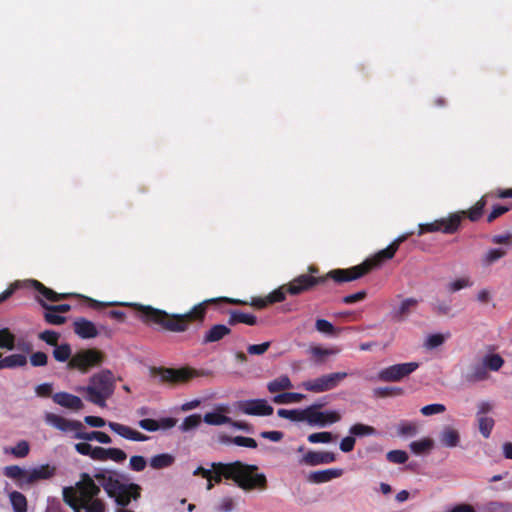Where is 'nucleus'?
Masks as SVG:
<instances>
[{"label":"nucleus","mask_w":512,"mask_h":512,"mask_svg":"<svg viewBox=\"0 0 512 512\" xmlns=\"http://www.w3.org/2000/svg\"><path fill=\"white\" fill-rule=\"evenodd\" d=\"M99 493V486L88 474L83 473L75 487L63 489V499L74 512H81L82 509L86 512H104V504L96 498Z\"/></svg>","instance_id":"nucleus-1"},{"label":"nucleus","mask_w":512,"mask_h":512,"mask_svg":"<svg viewBox=\"0 0 512 512\" xmlns=\"http://www.w3.org/2000/svg\"><path fill=\"white\" fill-rule=\"evenodd\" d=\"M413 232L405 233L396 238L387 248L379 251L372 259L366 260L363 264L354 266L351 269H336L328 273V276L335 281H351L366 274L372 267L378 266L383 260L391 259L397 251L400 243L405 241Z\"/></svg>","instance_id":"nucleus-2"},{"label":"nucleus","mask_w":512,"mask_h":512,"mask_svg":"<svg viewBox=\"0 0 512 512\" xmlns=\"http://www.w3.org/2000/svg\"><path fill=\"white\" fill-rule=\"evenodd\" d=\"M114 390L115 377L108 369L92 375L87 386L76 388L77 392L86 394L88 401L102 408L106 407V401L113 395Z\"/></svg>","instance_id":"nucleus-3"},{"label":"nucleus","mask_w":512,"mask_h":512,"mask_svg":"<svg viewBox=\"0 0 512 512\" xmlns=\"http://www.w3.org/2000/svg\"><path fill=\"white\" fill-rule=\"evenodd\" d=\"M229 472L232 480L243 490L258 489L264 491L267 488L266 475L258 472L256 465L235 461L232 462V468H230Z\"/></svg>","instance_id":"nucleus-4"},{"label":"nucleus","mask_w":512,"mask_h":512,"mask_svg":"<svg viewBox=\"0 0 512 512\" xmlns=\"http://www.w3.org/2000/svg\"><path fill=\"white\" fill-rule=\"evenodd\" d=\"M138 310L142 312L147 320L159 323L170 331L183 332L187 329L188 321L195 317L197 308L195 307L191 312L172 315L171 317L165 311L152 308L151 306L139 305Z\"/></svg>","instance_id":"nucleus-5"},{"label":"nucleus","mask_w":512,"mask_h":512,"mask_svg":"<svg viewBox=\"0 0 512 512\" xmlns=\"http://www.w3.org/2000/svg\"><path fill=\"white\" fill-rule=\"evenodd\" d=\"M103 361V354L95 349H87L77 352L69 360V369H78L87 373L91 368L99 366Z\"/></svg>","instance_id":"nucleus-6"},{"label":"nucleus","mask_w":512,"mask_h":512,"mask_svg":"<svg viewBox=\"0 0 512 512\" xmlns=\"http://www.w3.org/2000/svg\"><path fill=\"white\" fill-rule=\"evenodd\" d=\"M347 377L346 372H335L321 375L318 378L302 382L301 386L313 393H322L336 388Z\"/></svg>","instance_id":"nucleus-7"},{"label":"nucleus","mask_w":512,"mask_h":512,"mask_svg":"<svg viewBox=\"0 0 512 512\" xmlns=\"http://www.w3.org/2000/svg\"><path fill=\"white\" fill-rule=\"evenodd\" d=\"M306 422L312 426L325 427L327 425L339 422L342 418V413L338 410H317L316 405H311L306 408Z\"/></svg>","instance_id":"nucleus-8"},{"label":"nucleus","mask_w":512,"mask_h":512,"mask_svg":"<svg viewBox=\"0 0 512 512\" xmlns=\"http://www.w3.org/2000/svg\"><path fill=\"white\" fill-rule=\"evenodd\" d=\"M418 367V362L395 364L382 369L378 377L385 382H398L413 373Z\"/></svg>","instance_id":"nucleus-9"},{"label":"nucleus","mask_w":512,"mask_h":512,"mask_svg":"<svg viewBox=\"0 0 512 512\" xmlns=\"http://www.w3.org/2000/svg\"><path fill=\"white\" fill-rule=\"evenodd\" d=\"M461 221L459 214H453L448 219L436 220L432 223L419 224L418 235L425 232H436L442 230L445 233H453L457 230Z\"/></svg>","instance_id":"nucleus-10"},{"label":"nucleus","mask_w":512,"mask_h":512,"mask_svg":"<svg viewBox=\"0 0 512 512\" xmlns=\"http://www.w3.org/2000/svg\"><path fill=\"white\" fill-rule=\"evenodd\" d=\"M239 410L246 415L269 416L273 414V407L265 399L244 400L238 403Z\"/></svg>","instance_id":"nucleus-11"},{"label":"nucleus","mask_w":512,"mask_h":512,"mask_svg":"<svg viewBox=\"0 0 512 512\" xmlns=\"http://www.w3.org/2000/svg\"><path fill=\"white\" fill-rule=\"evenodd\" d=\"M45 422L58 430L63 432H74V434L83 428L82 423L79 421L68 420L60 415L50 412L45 414Z\"/></svg>","instance_id":"nucleus-12"},{"label":"nucleus","mask_w":512,"mask_h":512,"mask_svg":"<svg viewBox=\"0 0 512 512\" xmlns=\"http://www.w3.org/2000/svg\"><path fill=\"white\" fill-rule=\"evenodd\" d=\"M95 478L98 480L99 484L104 488L107 494L112 498L115 495L122 493L124 491V487L127 485L122 483L112 473H99L95 475Z\"/></svg>","instance_id":"nucleus-13"},{"label":"nucleus","mask_w":512,"mask_h":512,"mask_svg":"<svg viewBox=\"0 0 512 512\" xmlns=\"http://www.w3.org/2000/svg\"><path fill=\"white\" fill-rule=\"evenodd\" d=\"M108 427L115 434L119 435L120 437L126 440L144 442L149 439L147 435L140 433L139 431L131 428L130 426L118 422H108Z\"/></svg>","instance_id":"nucleus-14"},{"label":"nucleus","mask_w":512,"mask_h":512,"mask_svg":"<svg viewBox=\"0 0 512 512\" xmlns=\"http://www.w3.org/2000/svg\"><path fill=\"white\" fill-rule=\"evenodd\" d=\"M229 412V407L227 405H217L213 411L207 412L203 421L208 425L220 426L224 424L231 423V418L226 414Z\"/></svg>","instance_id":"nucleus-15"},{"label":"nucleus","mask_w":512,"mask_h":512,"mask_svg":"<svg viewBox=\"0 0 512 512\" xmlns=\"http://www.w3.org/2000/svg\"><path fill=\"white\" fill-rule=\"evenodd\" d=\"M462 378L469 384H475L489 379V373L481 361L470 365L463 373Z\"/></svg>","instance_id":"nucleus-16"},{"label":"nucleus","mask_w":512,"mask_h":512,"mask_svg":"<svg viewBox=\"0 0 512 512\" xmlns=\"http://www.w3.org/2000/svg\"><path fill=\"white\" fill-rule=\"evenodd\" d=\"M56 473V467L49 464H43L27 470L26 484H32L40 480L52 478Z\"/></svg>","instance_id":"nucleus-17"},{"label":"nucleus","mask_w":512,"mask_h":512,"mask_svg":"<svg viewBox=\"0 0 512 512\" xmlns=\"http://www.w3.org/2000/svg\"><path fill=\"white\" fill-rule=\"evenodd\" d=\"M52 399L56 404L73 411H79L84 407L83 401L78 396L67 392L55 393Z\"/></svg>","instance_id":"nucleus-18"},{"label":"nucleus","mask_w":512,"mask_h":512,"mask_svg":"<svg viewBox=\"0 0 512 512\" xmlns=\"http://www.w3.org/2000/svg\"><path fill=\"white\" fill-rule=\"evenodd\" d=\"M336 460V456L332 452H307L301 462L309 466H317L320 464H329Z\"/></svg>","instance_id":"nucleus-19"},{"label":"nucleus","mask_w":512,"mask_h":512,"mask_svg":"<svg viewBox=\"0 0 512 512\" xmlns=\"http://www.w3.org/2000/svg\"><path fill=\"white\" fill-rule=\"evenodd\" d=\"M343 470L339 468H330L326 470L310 472L307 479L308 481L316 484L326 483L332 479L341 477Z\"/></svg>","instance_id":"nucleus-20"},{"label":"nucleus","mask_w":512,"mask_h":512,"mask_svg":"<svg viewBox=\"0 0 512 512\" xmlns=\"http://www.w3.org/2000/svg\"><path fill=\"white\" fill-rule=\"evenodd\" d=\"M319 280L316 278H313L308 275H300L299 277L295 278L293 281H291L288 285V292L292 295H297L313 285H315Z\"/></svg>","instance_id":"nucleus-21"},{"label":"nucleus","mask_w":512,"mask_h":512,"mask_svg":"<svg viewBox=\"0 0 512 512\" xmlns=\"http://www.w3.org/2000/svg\"><path fill=\"white\" fill-rule=\"evenodd\" d=\"M439 442L446 448H455L460 443V432L452 426H445L439 434Z\"/></svg>","instance_id":"nucleus-22"},{"label":"nucleus","mask_w":512,"mask_h":512,"mask_svg":"<svg viewBox=\"0 0 512 512\" xmlns=\"http://www.w3.org/2000/svg\"><path fill=\"white\" fill-rule=\"evenodd\" d=\"M122 493H119V495H115L113 498H115L116 503L120 507H126L131 499H138L140 497V486L137 484H127Z\"/></svg>","instance_id":"nucleus-23"},{"label":"nucleus","mask_w":512,"mask_h":512,"mask_svg":"<svg viewBox=\"0 0 512 512\" xmlns=\"http://www.w3.org/2000/svg\"><path fill=\"white\" fill-rule=\"evenodd\" d=\"M74 331L79 337L84 339L94 338L98 335L95 325L85 318L74 321Z\"/></svg>","instance_id":"nucleus-24"},{"label":"nucleus","mask_w":512,"mask_h":512,"mask_svg":"<svg viewBox=\"0 0 512 512\" xmlns=\"http://www.w3.org/2000/svg\"><path fill=\"white\" fill-rule=\"evenodd\" d=\"M418 304V300L415 298L403 299L398 308L393 310V317L397 321H403L411 313L412 309Z\"/></svg>","instance_id":"nucleus-25"},{"label":"nucleus","mask_w":512,"mask_h":512,"mask_svg":"<svg viewBox=\"0 0 512 512\" xmlns=\"http://www.w3.org/2000/svg\"><path fill=\"white\" fill-rule=\"evenodd\" d=\"M162 380L179 382L191 377L192 373L186 369H161L159 371Z\"/></svg>","instance_id":"nucleus-26"},{"label":"nucleus","mask_w":512,"mask_h":512,"mask_svg":"<svg viewBox=\"0 0 512 512\" xmlns=\"http://www.w3.org/2000/svg\"><path fill=\"white\" fill-rule=\"evenodd\" d=\"M507 254V249L502 248H491L488 249L480 259L481 265L485 268L490 267L495 262L503 258Z\"/></svg>","instance_id":"nucleus-27"},{"label":"nucleus","mask_w":512,"mask_h":512,"mask_svg":"<svg viewBox=\"0 0 512 512\" xmlns=\"http://www.w3.org/2000/svg\"><path fill=\"white\" fill-rule=\"evenodd\" d=\"M74 438L84 441L96 440L102 444H110L112 442L110 436L101 431L83 432L81 429L74 434Z\"/></svg>","instance_id":"nucleus-28"},{"label":"nucleus","mask_w":512,"mask_h":512,"mask_svg":"<svg viewBox=\"0 0 512 512\" xmlns=\"http://www.w3.org/2000/svg\"><path fill=\"white\" fill-rule=\"evenodd\" d=\"M212 467V481L220 483L222 478L231 479L232 476H228V471L232 468V463L214 462L211 464Z\"/></svg>","instance_id":"nucleus-29"},{"label":"nucleus","mask_w":512,"mask_h":512,"mask_svg":"<svg viewBox=\"0 0 512 512\" xmlns=\"http://www.w3.org/2000/svg\"><path fill=\"white\" fill-rule=\"evenodd\" d=\"M230 333V329L223 325L217 324L214 325L210 330H208L203 339V343H211L221 340L224 336Z\"/></svg>","instance_id":"nucleus-30"},{"label":"nucleus","mask_w":512,"mask_h":512,"mask_svg":"<svg viewBox=\"0 0 512 512\" xmlns=\"http://www.w3.org/2000/svg\"><path fill=\"white\" fill-rule=\"evenodd\" d=\"M293 387L290 378L287 375H281L278 378L268 382L267 389L270 393H276L283 390H288Z\"/></svg>","instance_id":"nucleus-31"},{"label":"nucleus","mask_w":512,"mask_h":512,"mask_svg":"<svg viewBox=\"0 0 512 512\" xmlns=\"http://www.w3.org/2000/svg\"><path fill=\"white\" fill-rule=\"evenodd\" d=\"M175 462V457L170 453H162L151 457L150 466L153 469L170 467Z\"/></svg>","instance_id":"nucleus-32"},{"label":"nucleus","mask_w":512,"mask_h":512,"mask_svg":"<svg viewBox=\"0 0 512 512\" xmlns=\"http://www.w3.org/2000/svg\"><path fill=\"white\" fill-rule=\"evenodd\" d=\"M30 452V445L29 442L26 440H20L16 443L13 447H6L4 448L5 454H11L16 458H24L26 457Z\"/></svg>","instance_id":"nucleus-33"},{"label":"nucleus","mask_w":512,"mask_h":512,"mask_svg":"<svg viewBox=\"0 0 512 512\" xmlns=\"http://www.w3.org/2000/svg\"><path fill=\"white\" fill-rule=\"evenodd\" d=\"M277 414L280 418L289 419L291 421H306V408L305 409H279Z\"/></svg>","instance_id":"nucleus-34"},{"label":"nucleus","mask_w":512,"mask_h":512,"mask_svg":"<svg viewBox=\"0 0 512 512\" xmlns=\"http://www.w3.org/2000/svg\"><path fill=\"white\" fill-rule=\"evenodd\" d=\"M9 499L14 512H27V499L22 493L13 491L9 494Z\"/></svg>","instance_id":"nucleus-35"},{"label":"nucleus","mask_w":512,"mask_h":512,"mask_svg":"<svg viewBox=\"0 0 512 512\" xmlns=\"http://www.w3.org/2000/svg\"><path fill=\"white\" fill-rule=\"evenodd\" d=\"M202 421L203 418L200 414H192L182 421V423L179 425V430L183 433L193 431L200 426Z\"/></svg>","instance_id":"nucleus-36"},{"label":"nucleus","mask_w":512,"mask_h":512,"mask_svg":"<svg viewBox=\"0 0 512 512\" xmlns=\"http://www.w3.org/2000/svg\"><path fill=\"white\" fill-rule=\"evenodd\" d=\"M305 398L304 394L294 392H284L273 397V402L276 404H291L298 403Z\"/></svg>","instance_id":"nucleus-37"},{"label":"nucleus","mask_w":512,"mask_h":512,"mask_svg":"<svg viewBox=\"0 0 512 512\" xmlns=\"http://www.w3.org/2000/svg\"><path fill=\"white\" fill-rule=\"evenodd\" d=\"M481 362L486 367V370L498 371L504 364L503 358L498 354L485 355Z\"/></svg>","instance_id":"nucleus-38"},{"label":"nucleus","mask_w":512,"mask_h":512,"mask_svg":"<svg viewBox=\"0 0 512 512\" xmlns=\"http://www.w3.org/2000/svg\"><path fill=\"white\" fill-rule=\"evenodd\" d=\"M472 285H473V282L471 281L470 277L465 276V277H460V278L450 281L447 284L446 288H447L448 292L455 293L462 289L470 288V287H472Z\"/></svg>","instance_id":"nucleus-39"},{"label":"nucleus","mask_w":512,"mask_h":512,"mask_svg":"<svg viewBox=\"0 0 512 512\" xmlns=\"http://www.w3.org/2000/svg\"><path fill=\"white\" fill-rule=\"evenodd\" d=\"M53 357L59 362H66L72 358V350L69 344L56 345L53 350Z\"/></svg>","instance_id":"nucleus-40"},{"label":"nucleus","mask_w":512,"mask_h":512,"mask_svg":"<svg viewBox=\"0 0 512 512\" xmlns=\"http://www.w3.org/2000/svg\"><path fill=\"white\" fill-rule=\"evenodd\" d=\"M4 474L13 479H19L26 484L27 470L17 465H10L4 468Z\"/></svg>","instance_id":"nucleus-41"},{"label":"nucleus","mask_w":512,"mask_h":512,"mask_svg":"<svg viewBox=\"0 0 512 512\" xmlns=\"http://www.w3.org/2000/svg\"><path fill=\"white\" fill-rule=\"evenodd\" d=\"M6 368L22 367L27 363V358L23 354H11L3 358Z\"/></svg>","instance_id":"nucleus-42"},{"label":"nucleus","mask_w":512,"mask_h":512,"mask_svg":"<svg viewBox=\"0 0 512 512\" xmlns=\"http://www.w3.org/2000/svg\"><path fill=\"white\" fill-rule=\"evenodd\" d=\"M434 442L430 438H424L410 443V448L415 454L424 453L433 448Z\"/></svg>","instance_id":"nucleus-43"},{"label":"nucleus","mask_w":512,"mask_h":512,"mask_svg":"<svg viewBox=\"0 0 512 512\" xmlns=\"http://www.w3.org/2000/svg\"><path fill=\"white\" fill-rule=\"evenodd\" d=\"M230 323H244L247 325H255L256 317L252 314L233 311L231 312Z\"/></svg>","instance_id":"nucleus-44"},{"label":"nucleus","mask_w":512,"mask_h":512,"mask_svg":"<svg viewBox=\"0 0 512 512\" xmlns=\"http://www.w3.org/2000/svg\"><path fill=\"white\" fill-rule=\"evenodd\" d=\"M398 434L401 436H414L418 432L416 422L401 421L397 426Z\"/></svg>","instance_id":"nucleus-45"},{"label":"nucleus","mask_w":512,"mask_h":512,"mask_svg":"<svg viewBox=\"0 0 512 512\" xmlns=\"http://www.w3.org/2000/svg\"><path fill=\"white\" fill-rule=\"evenodd\" d=\"M315 328L319 333L325 335H335L338 332L334 325L325 319H317Z\"/></svg>","instance_id":"nucleus-46"},{"label":"nucleus","mask_w":512,"mask_h":512,"mask_svg":"<svg viewBox=\"0 0 512 512\" xmlns=\"http://www.w3.org/2000/svg\"><path fill=\"white\" fill-rule=\"evenodd\" d=\"M479 431L483 437L488 438L494 426V420L490 417L482 416L478 419Z\"/></svg>","instance_id":"nucleus-47"},{"label":"nucleus","mask_w":512,"mask_h":512,"mask_svg":"<svg viewBox=\"0 0 512 512\" xmlns=\"http://www.w3.org/2000/svg\"><path fill=\"white\" fill-rule=\"evenodd\" d=\"M350 434L354 436H366L375 434V429L365 424H355L349 429Z\"/></svg>","instance_id":"nucleus-48"},{"label":"nucleus","mask_w":512,"mask_h":512,"mask_svg":"<svg viewBox=\"0 0 512 512\" xmlns=\"http://www.w3.org/2000/svg\"><path fill=\"white\" fill-rule=\"evenodd\" d=\"M445 411H446L445 405L440 404V403H434V404H429V405L423 406L420 410V412L424 416L437 415V414L444 413Z\"/></svg>","instance_id":"nucleus-49"},{"label":"nucleus","mask_w":512,"mask_h":512,"mask_svg":"<svg viewBox=\"0 0 512 512\" xmlns=\"http://www.w3.org/2000/svg\"><path fill=\"white\" fill-rule=\"evenodd\" d=\"M334 439L331 432H317L308 436L310 443H329Z\"/></svg>","instance_id":"nucleus-50"},{"label":"nucleus","mask_w":512,"mask_h":512,"mask_svg":"<svg viewBox=\"0 0 512 512\" xmlns=\"http://www.w3.org/2000/svg\"><path fill=\"white\" fill-rule=\"evenodd\" d=\"M387 459L392 463L402 464L408 459V455L403 450H392L386 455Z\"/></svg>","instance_id":"nucleus-51"},{"label":"nucleus","mask_w":512,"mask_h":512,"mask_svg":"<svg viewBox=\"0 0 512 512\" xmlns=\"http://www.w3.org/2000/svg\"><path fill=\"white\" fill-rule=\"evenodd\" d=\"M486 205V201L484 198H481L469 211L468 217L472 221H476L482 215L483 209Z\"/></svg>","instance_id":"nucleus-52"},{"label":"nucleus","mask_w":512,"mask_h":512,"mask_svg":"<svg viewBox=\"0 0 512 512\" xmlns=\"http://www.w3.org/2000/svg\"><path fill=\"white\" fill-rule=\"evenodd\" d=\"M127 458L126 453L119 448H107L106 461L112 460L117 463L123 462Z\"/></svg>","instance_id":"nucleus-53"},{"label":"nucleus","mask_w":512,"mask_h":512,"mask_svg":"<svg viewBox=\"0 0 512 512\" xmlns=\"http://www.w3.org/2000/svg\"><path fill=\"white\" fill-rule=\"evenodd\" d=\"M235 507V501L230 496H224L219 499L217 510L220 512H231Z\"/></svg>","instance_id":"nucleus-54"},{"label":"nucleus","mask_w":512,"mask_h":512,"mask_svg":"<svg viewBox=\"0 0 512 512\" xmlns=\"http://www.w3.org/2000/svg\"><path fill=\"white\" fill-rule=\"evenodd\" d=\"M445 341L442 334H432L427 336L425 340V347L428 349H434L441 346Z\"/></svg>","instance_id":"nucleus-55"},{"label":"nucleus","mask_w":512,"mask_h":512,"mask_svg":"<svg viewBox=\"0 0 512 512\" xmlns=\"http://www.w3.org/2000/svg\"><path fill=\"white\" fill-rule=\"evenodd\" d=\"M130 468L134 471H143L147 465V462L143 456H132L129 461Z\"/></svg>","instance_id":"nucleus-56"},{"label":"nucleus","mask_w":512,"mask_h":512,"mask_svg":"<svg viewBox=\"0 0 512 512\" xmlns=\"http://www.w3.org/2000/svg\"><path fill=\"white\" fill-rule=\"evenodd\" d=\"M237 446L248 447V448H256L257 443L253 438L244 437V436H236L231 440Z\"/></svg>","instance_id":"nucleus-57"},{"label":"nucleus","mask_w":512,"mask_h":512,"mask_svg":"<svg viewBox=\"0 0 512 512\" xmlns=\"http://www.w3.org/2000/svg\"><path fill=\"white\" fill-rule=\"evenodd\" d=\"M39 338L45 341L47 344L55 347L59 339V334L54 331L46 330L40 333Z\"/></svg>","instance_id":"nucleus-58"},{"label":"nucleus","mask_w":512,"mask_h":512,"mask_svg":"<svg viewBox=\"0 0 512 512\" xmlns=\"http://www.w3.org/2000/svg\"><path fill=\"white\" fill-rule=\"evenodd\" d=\"M270 347V342H264L262 344H253L247 347V351L251 355H262Z\"/></svg>","instance_id":"nucleus-59"},{"label":"nucleus","mask_w":512,"mask_h":512,"mask_svg":"<svg viewBox=\"0 0 512 512\" xmlns=\"http://www.w3.org/2000/svg\"><path fill=\"white\" fill-rule=\"evenodd\" d=\"M34 286L48 299V300H51V301H56L58 300V297H57V294L46 288L45 286H43L40 282L38 281H32Z\"/></svg>","instance_id":"nucleus-60"},{"label":"nucleus","mask_w":512,"mask_h":512,"mask_svg":"<svg viewBox=\"0 0 512 512\" xmlns=\"http://www.w3.org/2000/svg\"><path fill=\"white\" fill-rule=\"evenodd\" d=\"M47 359V355L43 352H35L30 357L31 364L36 367L46 365Z\"/></svg>","instance_id":"nucleus-61"},{"label":"nucleus","mask_w":512,"mask_h":512,"mask_svg":"<svg viewBox=\"0 0 512 512\" xmlns=\"http://www.w3.org/2000/svg\"><path fill=\"white\" fill-rule=\"evenodd\" d=\"M138 426L149 432L158 431L157 421L154 419H142L138 422Z\"/></svg>","instance_id":"nucleus-62"},{"label":"nucleus","mask_w":512,"mask_h":512,"mask_svg":"<svg viewBox=\"0 0 512 512\" xmlns=\"http://www.w3.org/2000/svg\"><path fill=\"white\" fill-rule=\"evenodd\" d=\"M45 319L48 323L54 324V325H60L65 322V317L59 315L56 313V310L47 312L45 314Z\"/></svg>","instance_id":"nucleus-63"},{"label":"nucleus","mask_w":512,"mask_h":512,"mask_svg":"<svg viewBox=\"0 0 512 512\" xmlns=\"http://www.w3.org/2000/svg\"><path fill=\"white\" fill-rule=\"evenodd\" d=\"M512 241V234L494 235L491 237V242L494 244L510 245Z\"/></svg>","instance_id":"nucleus-64"}]
</instances>
